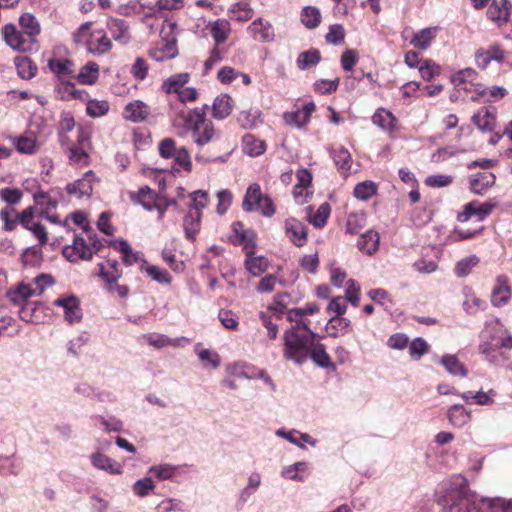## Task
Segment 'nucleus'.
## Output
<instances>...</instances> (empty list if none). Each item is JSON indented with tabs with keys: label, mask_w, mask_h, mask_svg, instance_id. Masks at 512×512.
Segmentation results:
<instances>
[{
	"label": "nucleus",
	"mask_w": 512,
	"mask_h": 512,
	"mask_svg": "<svg viewBox=\"0 0 512 512\" xmlns=\"http://www.w3.org/2000/svg\"><path fill=\"white\" fill-rule=\"evenodd\" d=\"M95 180V174L92 170L87 171L82 179L66 186V191L70 195H76L78 198L90 197L92 194V182Z\"/></svg>",
	"instance_id": "nucleus-13"
},
{
	"label": "nucleus",
	"mask_w": 512,
	"mask_h": 512,
	"mask_svg": "<svg viewBox=\"0 0 512 512\" xmlns=\"http://www.w3.org/2000/svg\"><path fill=\"white\" fill-rule=\"evenodd\" d=\"M379 240L380 237L377 232L368 230L361 234L357 241V247L361 252L367 255H373L378 250Z\"/></svg>",
	"instance_id": "nucleus-21"
},
{
	"label": "nucleus",
	"mask_w": 512,
	"mask_h": 512,
	"mask_svg": "<svg viewBox=\"0 0 512 512\" xmlns=\"http://www.w3.org/2000/svg\"><path fill=\"white\" fill-rule=\"evenodd\" d=\"M372 122L384 130L392 131L395 127L396 118L390 111L380 108L372 116Z\"/></svg>",
	"instance_id": "nucleus-34"
},
{
	"label": "nucleus",
	"mask_w": 512,
	"mask_h": 512,
	"mask_svg": "<svg viewBox=\"0 0 512 512\" xmlns=\"http://www.w3.org/2000/svg\"><path fill=\"white\" fill-rule=\"evenodd\" d=\"M479 258L475 255H471L457 262L455 266V273L458 277L467 276L471 270L478 264Z\"/></svg>",
	"instance_id": "nucleus-53"
},
{
	"label": "nucleus",
	"mask_w": 512,
	"mask_h": 512,
	"mask_svg": "<svg viewBox=\"0 0 512 512\" xmlns=\"http://www.w3.org/2000/svg\"><path fill=\"white\" fill-rule=\"evenodd\" d=\"M151 113L149 106L141 100H134L128 103L123 112L126 120L133 123L145 121Z\"/></svg>",
	"instance_id": "nucleus-14"
},
{
	"label": "nucleus",
	"mask_w": 512,
	"mask_h": 512,
	"mask_svg": "<svg viewBox=\"0 0 512 512\" xmlns=\"http://www.w3.org/2000/svg\"><path fill=\"white\" fill-rule=\"evenodd\" d=\"M86 46L92 54L101 55L112 48V43L102 30H97L90 33Z\"/></svg>",
	"instance_id": "nucleus-15"
},
{
	"label": "nucleus",
	"mask_w": 512,
	"mask_h": 512,
	"mask_svg": "<svg viewBox=\"0 0 512 512\" xmlns=\"http://www.w3.org/2000/svg\"><path fill=\"white\" fill-rule=\"evenodd\" d=\"M488 501L470 493L466 486L449 488L436 495V502L442 512H482V506L488 508Z\"/></svg>",
	"instance_id": "nucleus-3"
},
{
	"label": "nucleus",
	"mask_w": 512,
	"mask_h": 512,
	"mask_svg": "<svg viewBox=\"0 0 512 512\" xmlns=\"http://www.w3.org/2000/svg\"><path fill=\"white\" fill-rule=\"evenodd\" d=\"M321 14L318 8L307 6L303 8L301 13L302 23L309 29L315 28L319 25Z\"/></svg>",
	"instance_id": "nucleus-44"
},
{
	"label": "nucleus",
	"mask_w": 512,
	"mask_h": 512,
	"mask_svg": "<svg viewBox=\"0 0 512 512\" xmlns=\"http://www.w3.org/2000/svg\"><path fill=\"white\" fill-rule=\"evenodd\" d=\"M202 213L197 211H189L184 218L183 228L185 236L189 240H194L200 230Z\"/></svg>",
	"instance_id": "nucleus-26"
},
{
	"label": "nucleus",
	"mask_w": 512,
	"mask_h": 512,
	"mask_svg": "<svg viewBox=\"0 0 512 512\" xmlns=\"http://www.w3.org/2000/svg\"><path fill=\"white\" fill-rule=\"evenodd\" d=\"M242 207L247 212L261 211L266 217H270L275 213L272 200L262 194L261 188L257 183H253L247 188Z\"/></svg>",
	"instance_id": "nucleus-4"
},
{
	"label": "nucleus",
	"mask_w": 512,
	"mask_h": 512,
	"mask_svg": "<svg viewBox=\"0 0 512 512\" xmlns=\"http://www.w3.org/2000/svg\"><path fill=\"white\" fill-rule=\"evenodd\" d=\"M366 225V216L364 213H351L347 217L346 232L349 234H358Z\"/></svg>",
	"instance_id": "nucleus-45"
},
{
	"label": "nucleus",
	"mask_w": 512,
	"mask_h": 512,
	"mask_svg": "<svg viewBox=\"0 0 512 512\" xmlns=\"http://www.w3.org/2000/svg\"><path fill=\"white\" fill-rule=\"evenodd\" d=\"M21 190L17 188H2L0 190V199L9 205H14L20 202L22 198Z\"/></svg>",
	"instance_id": "nucleus-62"
},
{
	"label": "nucleus",
	"mask_w": 512,
	"mask_h": 512,
	"mask_svg": "<svg viewBox=\"0 0 512 512\" xmlns=\"http://www.w3.org/2000/svg\"><path fill=\"white\" fill-rule=\"evenodd\" d=\"M436 28H425L417 32L411 40V44L418 49L425 50L435 38Z\"/></svg>",
	"instance_id": "nucleus-37"
},
{
	"label": "nucleus",
	"mask_w": 512,
	"mask_h": 512,
	"mask_svg": "<svg viewBox=\"0 0 512 512\" xmlns=\"http://www.w3.org/2000/svg\"><path fill=\"white\" fill-rule=\"evenodd\" d=\"M11 139L19 153L34 154L38 149L36 138L32 134L13 137Z\"/></svg>",
	"instance_id": "nucleus-31"
},
{
	"label": "nucleus",
	"mask_w": 512,
	"mask_h": 512,
	"mask_svg": "<svg viewBox=\"0 0 512 512\" xmlns=\"http://www.w3.org/2000/svg\"><path fill=\"white\" fill-rule=\"evenodd\" d=\"M83 140H84L83 137L79 138L78 146H71L68 148V151H69L68 158H69V161L73 164L86 165L88 163L89 156H88L87 152L83 149Z\"/></svg>",
	"instance_id": "nucleus-42"
},
{
	"label": "nucleus",
	"mask_w": 512,
	"mask_h": 512,
	"mask_svg": "<svg viewBox=\"0 0 512 512\" xmlns=\"http://www.w3.org/2000/svg\"><path fill=\"white\" fill-rule=\"evenodd\" d=\"M440 363L444 366L448 373L454 376H467V369L459 361L456 355L446 354L440 359Z\"/></svg>",
	"instance_id": "nucleus-28"
},
{
	"label": "nucleus",
	"mask_w": 512,
	"mask_h": 512,
	"mask_svg": "<svg viewBox=\"0 0 512 512\" xmlns=\"http://www.w3.org/2000/svg\"><path fill=\"white\" fill-rule=\"evenodd\" d=\"M495 206L496 204L491 202L479 203L472 201L464 206L463 212L458 215V220L465 222L472 216H476L481 221L492 212Z\"/></svg>",
	"instance_id": "nucleus-11"
},
{
	"label": "nucleus",
	"mask_w": 512,
	"mask_h": 512,
	"mask_svg": "<svg viewBox=\"0 0 512 512\" xmlns=\"http://www.w3.org/2000/svg\"><path fill=\"white\" fill-rule=\"evenodd\" d=\"M230 31V24L227 20L219 19L210 24V33L217 45L227 40Z\"/></svg>",
	"instance_id": "nucleus-33"
},
{
	"label": "nucleus",
	"mask_w": 512,
	"mask_h": 512,
	"mask_svg": "<svg viewBox=\"0 0 512 512\" xmlns=\"http://www.w3.org/2000/svg\"><path fill=\"white\" fill-rule=\"evenodd\" d=\"M91 464L99 470L106 471L110 474H120L121 467L110 457L96 452L90 455Z\"/></svg>",
	"instance_id": "nucleus-22"
},
{
	"label": "nucleus",
	"mask_w": 512,
	"mask_h": 512,
	"mask_svg": "<svg viewBox=\"0 0 512 512\" xmlns=\"http://www.w3.org/2000/svg\"><path fill=\"white\" fill-rule=\"evenodd\" d=\"M140 269L145 271L148 276L158 283L169 284L172 280L169 273L166 270L160 269L158 266L148 265L146 263L144 266L141 265Z\"/></svg>",
	"instance_id": "nucleus-46"
},
{
	"label": "nucleus",
	"mask_w": 512,
	"mask_h": 512,
	"mask_svg": "<svg viewBox=\"0 0 512 512\" xmlns=\"http://www.w3.org/2000/svg\"><path fill=\"white\" fill-rule=\"evenodd\" d=\"M376 193V186L371 181L357 184L354 188V196L360 200H367Z\"/></svg>",
	"instance_id": "nucleus-55"
},
{
	"label": "nucleus",
	"mask_w": 512,
	"mask_h": 512,
	"mask_svg": "<svg viewBox=\"0 0 512 512\" xmlns=\"http://www.w3.org/2000/svg\"><path fill=\"white\" fill-rule=\"evenodd\" d=\"M176 467L171 464H161L152 466L149 472L152 473L159 480H167L173 477Z\"/></svg>",
	"instance_id": "nucleus-58"
},
{
	"label": "nucleus",
	"mask_w": 512,
	"mask_h": 512,
	"mask_svg": "<svg viewBox=\"0 0 512 512\" xmlns=\"http://www.w3.org/2000/svg\"><path fill=\"white\" fill-rule=\"evenodd\" d=\"M496 177L489 171H483L470 179V189L473 193L483 195L495 184Z\"/></svg>",
	"instance_id": "nucleus-18"
},
{
	"label": "nucleus",
	"mask_w": 512,
	"mask_h": 512,
	"mask_svg": "<svg viewBox=\"0 0 512 512\" xmlns=\"http://www.w3.org/2000/svg\"><path fill=\"white\" fill-rule=\"evenodd\" d=\"M174 125H182L186 132H190L193 141L198 146H204L218 138L213 123L206 118V106L196 107L187 113H179L174 119Z\"/></svg>",
	"instance_id": "nucleus-2"
},
{
	"label": "nucleus",
	"mask_w": 512,
	"mask_h": 512,
	"mask_svg": "<svg viewBox=\"0 0 512 512\" xmlns=\"http://www.w3.org/2000/svg\"><path fill=\"white\" fill-rule=\"evenodd\" d=\"M63 255L68 261L76 262L78 260H91L93 251L82 237H75L72 245L64 247Z\"/></svg>",
	"instance_id": "nucleus-10"
},
{
	"label": "nucleus",
	"mask_w": 512,
	"mask_h": 512,
	"mask_svg": "<svg viewBox=\"0 0 512 512\" xmlns=\"http://www.w3.org/2000/svg\"><path fill=\"white\" fill-rule=\"evenodd\" d=\"M2 33L4 40L12 49L26 52L33 49L35 38L23 31H18L13 24H7L3 27Z\"/></svg>",
	"instance_id": "nucleus-6"
},
{
	"label": "nucleus",
	"mask_w": 512,
	"mask_h": 512,
	"mask_svg": "<svg viewBox=\"0 0 512 512\" xmlns=\"http://www.w3.org/2000/svg\"><path fill=\"white\" fill-rule=\"evenodd\" d=\"M507 93V90L504 87L494 86L488 90L483 89L480 85L476 86V95L471 96V100L477 101L480 96H485L489 94L488 101H495L503 98Z\"/></svg>",
	"instance_id": "nucleus-50"
},
{
	"label": "nucleus",
	"mask_w": 512,
	"mask_h": 512,
	"mask_svg": "<svg viewBox=\"0 0 512 512\" xmlns=\"http://www.w3.org/2000/svg\"><path fill=\"white\" fill-rule=\"evenodd\" d=\"M248 31L251 33L255 40H261L263 42H270L274 39V31L270 22L258 18L254 20L248 27Z\"/></svg>",
	"instance_id": "nucleus-17"
},
{
	"label": "nucleus",
	"mask_w": 512,
	"mask_h": 512,
	"mask_svg": "<svg viewBox=\"0 0 512 512\" xmlns=\"http://www.w3.org/2000/svg\"><path fill=\"white\" fill-rule=\"evenodd\" d=\"M511 5L508 0H493L488 9L487 16L492 21L507 22L510 17Z\"/></svg>",
	"instance_id": "nucleus-19"
},
{
	"label": "nucleus",
	"mask_w": 512,
	"mask_h": 512,
	"mask_svg": "<svg viewBox=\"0 0 512 512\" xmlns=\"http://www.w3.org/2000/svg\"><path fill=\"white\" fill-rule=\"evenodd\" d=\"M474 124L482 131H491L495 126V116L483 108L473 116Z\"/></svg>",
	"instance_id": "nucleus-38"
},
{
	"label": "nucleus",
	"mask_w": 512,
	"mask_h": 512,
	"mask_svg": "<svg viewBox=\"0 0 512 512\" xmlns=\"http://www.w3.org/2000/svg\"><path fill=\"white\" fill-rule=\"evenodd\" d=\"M287 237L297 246H303L306 242V226L297 219L290 218L285 222Z\"/></svg>",
	"instance_id": "nucleus-16"
},
{
	"label": "nucleus",
	"mask_w": 512,
	"mask_h": 512,
	"mask_svg": "<svg viewBox=\"0 0 512 512\" xmlns=\"http://www.w3.org/2000/svg\"><path fill=\"white\" fill-rule=\"evenodd\" d=\"M176 55V47L173 43H165L164 48L150 51V56L156 61L171 59Z\"/></svg>",
	"instance_id": "nucleus-57"
},
{
	"label": "nucleus",
	"mask_w": 512,
	"mask_h": 512,
	"mask_svg": "<svg viewBox=\"0 0 512 512\" xmlns=\"http://www.w3.org/2000/svg\"><path fill=\"white\" fill-rule=\"evenodd\" d=\"M283 338V355L287 360L301 365L310 357L320 367L327 368L332 365L325 346L315 342L318 338L316 333L310 331V335H302L295 329H288Z\"/></svg>",
	"instance_id": "nucleus-1"
},
{
	"label": "nucleus",
	"mask_w": 512,
	"mask_h": 512,
	"mask_svg": "<svg viewBox=\"0 0 512 512\" xmlns=\"http://www.w3.org/2000/svg\"><path fill=\"white\" fill-rule=\"evenodd\" d=\"M118 249L122 253V260L125 265L131 266L138 262H141L143 266L146 264V261L141 258L140 253L135 252L126 240L118 241Z\"/></svg>",
	"instance_id": "nucleus-32"
},
{
	"label": "nucleus",
	"mask_w": 512,
	"mask_h": 512,
	"mask_svg": "<svg viewBox=\"0 0 512 512\" xmlns=\"http://www.w3.org/2000/svg\"><path fill=\"white\" fill-rule=\"evenodd\" d=\"M333 159L339 170L342 172H347L351 168L352 157L350 152L344 148L340 147L337 150L333 151Z\"/></svg>",
	"instance_id": "nucleus-49"
},
{
	"label": "nucleus",
	"mask_w": 512,
	"mask_h": 512,
	"mask_svg": "<svg viewBox=\"0 0 512 512\" xmlns=\"http://www.w3.org/2000/svg\"><path fill=\"white\" fill-rule=\"evenodd\" d=\"M320 53L318 50L312 49L299 54L297 59V66L301 70L308 69L317 65L320 62Z\"/></svg>",
	"instance_id": "nucleus-41"
},
{
	"label": "nucleus",
	"mask_w": 512,
	"mask_h": 512,
	"mask_svg": "<svg viewBox=\"0 0 512 512\" xmlns=\"http://www.w3.org/2000/svg\"><path fill=\"white\" fill-rule=\"evenodd\" d=\"M109 110V103L106 100H88L86 112L89 116L96 118L105 115Z\"/></svg>",
	"instance_id": "nucleus-52"
},
{
	"label": "nucleus",
	"mask_w": 512,
	"mask_h": 512,
	"mask_svg": "<svg viewBox=\"0 0 512 512\" xmlns=\"http://www.w3.org/2000/svg\"><path fill=\"white\" fill-rule=\"evenodd\" d=\"M55 306L64 310V317L70 324L79 322L82 318L80 301L74 295H62L54 301Z\"/></svg>",
	"instance_id": "nucleus-9"
},
{
	"label": "nucleus",
	"mask_w": 512,
	"mask_h": 512,
	"mask_svg": "<svg viewBox=\"0 0 512 512\" xmlns=\"http://www.w3.org/2000/svg\"><path fill=\"white\" fill-rule=\"evenodd\" d=\"M192 203L190 204L189 211H197L202 213V209L207 206V192L197 190L190 194Z\"/></svg>",
	"instance_id": "nucleus-59"
},
{
	"label": "nucleus",
	"mask_w": 512,
	"mask_h": 512,
	"mask_svg": "<svg viewBox=\"0 0 512 512\" xmlns=\"http://www.w3.org/2000/svg\"><path fill=\"white\" fill-rule=\"evenodd\" d=\"M107 27L116 42L126 44L130 40L129 26L124 20L111 18L108 20Z\"/></svg>",
	"instance_id": "nucleus-20"
},
{
	"label": "nucleus",
	"mask_w": 512,
	"mask_h": 512,
	"mask_svg": "<svg viewBox=\"0 0 512 512\" xmlns=\"http://www.w3.org/2000/svg\"><path fill=\"white\" fill-rule=\"evenodd\" d=\"M232 109V98L228 94H221L214 100L212 115L216 119L223 120L231 114Z\"/></svg>",
	"instance_id": "nucleus-24"
},
{
	"label": "nucleus",
	"mask_w": 512,
	"mask_h": 512,
	"mask_svg": "<svg viewBox=\"0 0 512 512\" xmlns=\"http://www.w3.org/2000/svg\"><path fill=\"white\" fill-rule=\"evenodd\" d=\"M155 488L154 482L152 478L145 477L142 479L137 480L133 485V492L139 496L144 497L149 494L150 491H152Z\"/></svg>",
	"instance_id": "nucleus-60"
},
{
	"label": "nucleus",
	"mask_w": 512,
	"mask_h": 512,
	"mask_svg": "<svg viewBox=\"0 0 512 512\" xmlns=\"http://www.w3.org/2000/svg\"><path fill=\"white\" fill-rule=\"evenodd\" d=\"M16 67L19 76L23 79H30L37 72V66L27 57L17 58Z\"/></svg>",
	"instance_id": "nucleus-48"
},
{
	"label": "nucleus",
	"mask_w": 512,
	"mask_h": 512,
	"mask_svg": "<svg viewBox=\"0 0 512 512\" xmlns=\"http://www.w3.org/2000/svg\"><path fill=\"white\" fill-rule=\"evenodd\" d=\"M96 275L100 277L104 282V288L110 293H116L121 298H127L129 295V287L127 285H121L118 280L122 276V271H114L112 269H106L103 264H97Z\"/></svg>",
	"instance_id": "nucleus-7"
},
{
	"label": "nucleus",
	"mask_w": 512,
	"mask_h": 512,
	"mask_svg": "<svg viewBox=\"0 0 512 512\" xmlns=\"http://www.w3.org/2000/svg\"><path fill=\"white\" fill-rule=\"evenodd\" d=\"M496 337L491 336V341L483 340L479 344V353L483 359L491 365L499 366L506 363L510 356L506 351L501 350L499 343L495 342Z\"/></svg>",
	"instance_id": "nucleus-8"
},
{
	"label": "nucleus",
	"mask_w": 512,
	"mask_h": 512,
	"mask_svg": "<svg viewBox=\"0 0 512 512\" xmlns=\"http://www.w3.org/2000/svg\"><path fill=\"white\" fill-rule=\"evenodd\" d=\"M245 267L253 276H260L269 267V261L264 256L256 255L250 251L246 255Z\"/></svg>",
	"instance_id": "nucleus-23"
},
{
	"label": "nucleus",
	"mask_w": 512,
	"mask_h": 512,
	"mask_svg": "<svg viewBox=\"0 0 512 512\" xmlns=\"http://www.w3.org/2000/svg\"><path fill=\"white\" fill-rule=\"evenodd\" d=\"M188 73H179L170 76L164 83L162 84V90L165 93H176L178 94L185 86V84L189 81Z\"/></svg>",
	"instance_id": "nucleus-27"
},
{
	"label": "nucleus",
	"mask_w": 512,
	"mask_h": 512,
	"mask_svg": "<svg viewBox=\"0 0 512 512\" xmlns=\"http://www.w3.org/2000/svg\"><path fill=\"white\" fill-rule=\"evenodd\" d=\"M99 77V65L95 62L86 63L77 75V79L82 84H94Z\"/></svg>",
	"instance_id": "nucleus-35"
},
{
	"label": "nucleus",
	"mask_w": 512,
	"mask_h": 512,
	"mask_svg": "<svg viewBox=\"0 0 512 512\" xmlns=\"http://www.w3.org/2000/svg\"><path fill=\"white\" fill-rule=\"evenodd\" d=\"M243 145L245 152L250 156H258L265 151V143L255 138L252 134L243 137Z\"/></svg>",
	"instance_id": "nucleus-40"
},
{
	"label": "nucleus",
	"mask_w": 512,
	"mask_h": 512,
	"mask_svg": "<svg viewBox=\"0 0 512 512\" xmlns=\"http://www.w3.org/2000/svg\"><path fill=\"white\" fill-rule=\"evenodd\" d=\"M330 215V206L328 203H323L319 206L316 213L309 218V221L316 228H322Z\"/></svg>",
	"instance_id": "nucleus-56"
},
{
	"label": "nucleus",
	"mask_w": 512,
	"mask_h": 512,
	"mask_svg": "<svg viewBox=\"0 0 512 512\" xmlns=\"http://www.w3.org/2000/svg\"><path fill=\"white\" fill-rule=\"evenodd\" d=\"M260 484H261L260 474L257 472L251 473L248 478L247 486L244 487L240 493V498L243 501H247L248 498L256 492V490L260 486Z\"/></svg>",
	"instance_id": "nucleus-54"
},
{
	"label": "nucleus",
	"mask_w": 512,
	"mask_h": 512,
	"mask_svg": "<svg viewBox=\"0 0 512 512\" xmlns=\"http://www.w3.org/2000/svg\"><path fill=\"white\" fill-rule=\"evenodd\" d=\"M351 325V321L344 317H331L328 323L326 324V331L329 336L333 338H338L341 335H344L347 331V328Z\"/></svg>",
	"instance_id": "nucleus-30"
},
{
	"label": "nucleus",
	"mask_w": 512,
	"mask_h": 512,
	"mask_svg": "<svg viewBox=\"0 0 512 512\" xmlns=\"http://www.w3.org/2000/svg\"><path fill=\"white\" fill-rule=\"evenodd\" d=\"M0 218L6 231H13L18 224V213L13 207L7 206L0 211Z\"/></svg>",
	"instance_id": "nucleus-51"
},
{
	"label": "nucleus",
	"mask_w": 512,
	"mask_h": 512,
	"mask_svg": "<svg viewBox=\"0 0 512 512\" xmlns=\"http://www.w3.org/2000/svg\"><path fill=\"white\" fill-rule=\"evenodd\" d=\"M488 508L491 512H512V500L502 498L489 499Z\"/></svg>",
	"instance_id": "nucleus-64"
},
{
	"label": "nucleus",
	"mask_w": 512,
	"mask_h": 512,
	"mask_svg": "<svg viewBox=\"0 0 512 512\" xmlns=\"http://www.w3.org/2000/svg\"><path fill=\"white\" fill-rule=\"evenodd\" d=\"M173 157H174V160L177 165H179L181 168H183L187 172L191 171V169H192L191 158H190L188 150L184 146L178 148Z\"/></svg>",
	"instance_id": "nucleus-63"
},
{
	"label": "nucleus",
	"mask_w": 512,
	"mask_h": 512,
	"mask_svg": "<svg viewBox=\"0 0 512 512\" xmlns=\"http://www.w3.org/2000/svg\"><path fill=\"white\" fill-rule=\"evenodd\" d=\"M345 290V300L349 301L353 306L359 305L360 285L353 279L347 281Z\"/></svg>",
	"instance_id": "nucleus-61"
},
{
	"label": "nucleus",
	"mask_w": 512,
	"mask_h": 512,
	"mask_svg": "<svg viewBox=\"0 0 512 512\" xmlns=\"http://www.w3.org/2000/svg\"><path fill=\"white\" fill-rule=\"evenodd\" d=\"M145 338L149 345H151L155 348H158V349L164 348L167 346H173V347L182 346L183 343L188 342V339L185 337L171 339L165 335L156 334V333L148 334Z\"/></svg>",
	"instance_id": "nucleus-25"
},
{
	"label": "nucleus",
	"mask_w": 512,
	"mask_h": 512,
	"mask_svg": "<svg viewBox=\"0 0 512 512\" xmlns=\"http://www.w3.org/2000/svg\"><path fill=\"white\" fill-rule=\"evenodd\" d=\"M511 298V287L506 276H498L491 293V304L501 307L508 303Z\"/></svg>",
	"instance_id": "nucleus-12"
},
{
	"label": "nucleus",
	"mask_w": 512,
	"mask_h": 512,
	"mask_svg": "<svg viewBox=\"0 0 512 512\" xmlns=\"http://www.w3.org/2000/svg\"><path fill=\"white\" fill-rule=\"evenodd\" d=\"M54 284V280L49 274H41L34 278L31 284H19L17 288L9 293L12 302L20 303L33 296L41 295L47 287Z\"/></svg>",
	"instance_id": "nucleus-5"
},
{
	"label": "nucleus",
	"mask_w": 512,
	"mask_h": 512,
	"mask_svg": "<svg viewBox=\"0 0 512 512\" xmlns=\"http://www.w3.org/2000/svg\"><path fill=\"white\" fill-rule=\"evenodd\" d=\"M51 71L60 79L74 74V64L69 59H52L48 63Z\"/></svg>",
	"instance_id": "nucleus-29"
},
{
	"label": "nucleus",
	"mask_w": 512,
	"mask_h": 512,
	"mask_svg": "<svg viewBox=\"0 0 512 512\" xmlns=\"http://www.w3.org/2000/svg\"><path fill=\"white\" fill-rule=\"evenodd\" d=\"M287 320L291 323H295L290 329H295L297 333L299 329H304L310 333L309 324L310 321L305 319L300 308H293L287 312Z\"/></svg>",
	"instance_id": "nucleus-43"
},
{
	"label": "nucleus",
	"mask_w": 512,
	"mask_h": 512,
	"mask_svg": "<svg viewBox=\"0 0 512 512\" xmlns=\"http://www.w3.org/2000/svg\"><path fill=\"white\" fill-rule=\"evenodd\" d=\"M231 18L237 21H247L252 18L253 10L249 7L247 0H242L232 5L230 9Z\"/></svg>",
	"instance_id": "nucleus-39"
},
{
	"label": "nucleus",
	"mask_w": 512,
	"mask_h": 512,
	"mask_svg": "<svg viewBox=\"0 0 512 512\" xmlns=\"http://www.w3.org/2000/svg\"><path fill=\"white\" fill-rule=\"evenodd\" d=\"M23 32L28 33L32 37H36L40 33V25L37 19L30 13H24L19 19Z\"/></svg>",
	"instance_id": "nucleus-47"
},
{
	"label": "nucleus",
	"mask_w": 512,
	"mask_h": 512,
	"mask_svg": "<svg viewBox=\"0 0 512 512\" xmlns=\"http://www.w3.org/2000/svg\"><path fill=\"white\" fill-rule=\"evenodd\" d=\"M447 416L450 423L457 427L464 426L470 419V413L460 404L450 407Z\"/></svg>",
	"instance_id": "nucleus-36"
}]
</instances>
